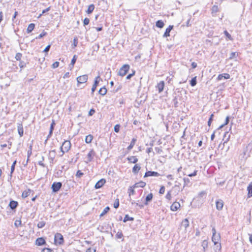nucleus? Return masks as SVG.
<instances>
[{
    "label": "nucleus",
    "instance_id": "nucleus-1",
    "mask_svg": "<svg viewBox=\"0 0 252 252\" xmlns=\"http://www.w3.org/2000/svg\"><path fill=\"white\" fill-rule=\"evenodd\" d=\"M71 144L70 141L69 140H65L61 147L62 155L65 153L68 152L71 148Z\"/></svg>",
    "mask_w": 252,
    "mask_h": 252
},
{
    "label": "nucleus",
    "instance_id": "nucleus-2",
    "mask_svg": "<svg viewBox=\"0 0 252 252\" xmlns=\"http://www.w3.org/2000/svg\"><path fill=\"white\" fill-rule=\"evenodd\" d=\"M63 237L62 234L56 233L54 236V244L56 245H62L64 243Z\"/></svg>",
    "mask_w": 252,
    "mask_h": 252
},
{
    "label": "nucleus",
    "instance_id": "nucleus-3",
    "mask_svg": "<svg viewBox=\"0 0 252 252\" xmlns=\"http://www.w3.org/2000/svg\"><path fill=\"white\" fill-rule=\"evenodd\" d=\"M130 68V66L127 64L123 65L120 69L118 75L120 76H124L126 75Z\"/></svg>",
    "mask_w": 252,
    "mask_h": 252
},
{
    "label": "nucleus",
    "instance_id": "nucleus-4",
    "mask_svg": "<svg viewBox=\"0 0 252 252\" xmlns=\"http://www.w3.org/2000/svg\"><path fill=\"white\" fill-rule=\"evenodd\" d=\"M88 80V76L87 74H84L79 76L77 77V85L79 86L80 84H84L87 82Z\"/></svg>",
    "mask_w": 252,
    "mask_h": 252
},
{
    "label": "nucleus",
    "instance_id": "nucleus-5",
    "mask_svg": "<svg viewBox=\"0 0 252 252\" xmlns=\"http://www.w3.org/2000/svg\"><path fill=\"white\" fill-rule=\"evenodd\" d=\"M62 186V183L54 182L52 185L51 188L52 189L53 191L57 192L61 189Z\"/></svg>",
    "mask_w": 252,
    "mask_h": 252
},
{
    "label": "nucleus",
    "instance_id": "nucleus-6",
    "mask_svg": "<svg viewBox=\"0 0 252 252\" xmlns=\"http://www.w3.org/2000/svg\"><path fill=\"white\" fill-rule=\"evenodd\" d=\"M181 204L179 202L174 201L170 206V210L172 211L175 212L180 209Z\"/></svg>",
    "mask_w": 252,
    "mask_h": 252
},
{
    "label": "nucleus",
    "instance_id": "nucleus-7",
    "mask_svg": "<svg viewBox=\"0 0 252 252\" xmlns=\"http://www.w3.org/2000/svg\"><path fill=\"white\" fill-rule=\"evenodd\" d=\"M164 86V82L163 81H161L157 84L156 87L157 89L158 92L160 93L163 91Z\"/></svg>",
    "mask_w": 252,
    "mask_h": 252
},
{
    "label": "nucleus",
    "instance_id": "nucleus-8",
    "mask_svg": "<svg viewBox=\"0 0 252 252\" xmlns=\"http://www.w3.org/2000/svg\"><path fill=\"white\" fill-rule=\"evenodd\" d=\"M106 180L105 179H101L95 185L94 188L96 189H98L102 187L106 183Z\"/></svg>",
    "mask_w": 252,
    "mask_h": 252
},
{
    "label": "nucleus",
    "instance_id": "nucleus-9",
    "mask_svg": "<svg viewBox=\"0 0 252 252\" xmlns=\"http://www.w3.org/2000/svg\"><path fill=\"white\" fill-rule=\"evenodd\" d=\"M224 205L223 201L221 199L217 200L216 202V208L217 210L220 211L223 208Z\"/></svg>",
    "mask_w": 252,
    "mask_h": 252
},
{
    "label": "nucleus",
    "instance_id": "nucleus-10",
    "mask_svg": "<svg viewBox=\"0 0 252 252\" xmlns=\"http://www.w3.org/2000/svg\"><path fill=\"white\" fill-rule=\"evenodd\" d=\"M159 175H160L157 172L149 171L146 172L145 173L144 177L145 178V177H150V176L158 177V176H159Z\"/></svg>",
    "mask_w": 252,
    "mask_h": 252
},
{
    "label": "nucleus",
    "instance_id": "nucleus-11",
    "mask_svg": "<svg viewBox=\"0 0 252 252\" xmlns=\"http://www.w3.org/2000/svg\"><path fill=\"white\" fill-rule=\"evenodd\" d=\"M230 77V75L228 73H223V74H219L217 77V80L218 81H220L223 78L225 79H228Z\"/></svg>",
    "mask_w": 252,
    "mask_h": 252
},
{
    "label": "nucleus",
    "instance_id": "nucleus-12",
    "mask_svg": "<svg viewBox=\"0 0 252 252\" xmlns=\"http://www.w3.org/2000/svg\"><path fill=\"white\" fill-rule=\"evenodd\" d=\"M18 132L20 137H22L24 135V129L22 123H19L17 125Z\"/></svg>",
    "mask_w": 252,
    "mask_h": 252
},
{
    "label": "nucleus",
    "instance_id": "nucleus-13",
    "mask_svg": "<svg viewBox=\"0 0 252 252\" xmlns=\"http://www.w3.org/2000/svg\"><path fill=\"white\" fill-rule=\"evenodd\" d=\"M189 221L188 219H184L181 223V227H183L185 230L189 226Z\"/></svg>",
    "mask_w": 252,
    "mask_h": 252
},
{
    "label": "nucleus",
    "instance_id": "nucleus-14",
    "mask_svg": "<svg viewBox=\"0 0 252 252\" xmlns=\"http://www.w3.org/2000/svg\"><path fill=\"white\" fill-rule=\"evenodd\" d=\"M127 160L130 163H136L138 160L136 156H132L128 157Z\"/></svg>",
    "mask_w": 252,
    "mask_h": 252
},
{
    "label": "nucleus",
    "instance_id": "nucleus-15",
    "mask_svg": "<svg viewBox=\"0 0 252 252\" xmlns=\"http://www.w3.org/2000/svg\"><path fill=\"white\" fill-rule=\"evenodd\" d=\"M146 185V183L142 181L135 183L133 186L136 188H144Z\"/></svg>",
    "mask_w": 252,
    "mask_h": 252
},
{
    "label": "nucleus",
    "instance_id": "nucleus-16",
    "mask_svg": "<svg viewBox=\"0 0 252 252\" xmlns=\"http://www.w3.org/2000/svg\"><path fill=\"white\" fill-rule=\"evenodd\" d=\"M173 25H170L165 30V31L164 33L163 36L167 37L170 36V32L173 29Z\"/></svg>",
    "mask_w": 252,
    "mask_h": 252
},
{
    "label": "nucleus",
    "instance_id": "nucleus-17",
    "mask_svg": "<svg viewBox=\"0 0 252 252\" xmlns=\"http://www.w3.org/2000/svg\"><path fill=\"white\" fill-rule=\"evenodd\" d=\"M99 79V76H97V77H96L95 78L94 83V84H93V85L92 86V93H94V92L95 91V90L96 89L97 86L98 85Z\"/></svg>",
    "mask_w": 252,
    "mask_h": 252
},
{
    "label": "nucleus",
    "instance_id": "nucleus-18",
    "mask_svg": "<svg viewBox=\"0 0 252 252\" xmlns=\"http://www.w3.org/2000/svg\"><path fill=\"white\" fill-rule=\"evenodd\" d=\"M46 244L45 239L42 237L38 238L35 241V244L37 246H42Z\"/></svg>",
    "mask_w": 252,
    "mask_h": 252
},
{
    "label": "nucleus",
    "instance_id": "nucleus-19",
    "mask_svg": "<svg viewBox=\"0 0 252 252\" xmlns=\"http://www.w3.org/2000/svg\"><path fill=\"white\" fill-rule=\"evenodd\" d=\"M212 240L215 245L218 244L220 241V235H212Z\"/></svg>",
    "mask_w": 252,
    "mask_h": 252
},
{
    "label": "nucleus",
    "instance_id": "nucleus-20",
    "mask_svg": "<svg viewBox=\"0 0 252 252\" xmlns=\"http://www.w3.org/2000/svg\"><path fill=\"white\" fill-rule=\"evenodd\" d=\"M31 191H32L31 189H27L26 190H25L24 191H23V192L22 193V197L24 199L26 198L27 197H28V196L30 195Z\"/></svg>",
    "mask_w": 252,
    "mask_h": 252
},
{
    "label": "nucleus",
    "instance_id": "nucleus-21",
    "mask_svg": "<svg viewBox=\"0 0 252 252\" xmlns=\"http://www.w3.org/2000/svg\"><path fill=\"white\" fill-rule=\"evenodd\" d=\"M248 197L250 198L252 196V183H251L247 187Z\"/></svg>",
    "mask_w": 252,
    "mask_h": 252
},
{
    "label": "nucleus",
    "instance_id": "nucleus-22",
    "mask_svg": "<svg viewBox=\"0 0 252 252\" xmlns=\"http://www.w3.org/2000/svg\"><path fill=\"white\" fill-rule=\"evenodd\" d=\"M135 188L132 185L131 186H130L128 189V193L129 196L131 195H133L135 194V190L134 189Z\"/></svg>",
    "mask_w": 252,
    "mask_h": 252
},
{
    "label": "nucleus",
    "instance_id": "nucleus-23",
    "mask_svg": "<svg viewBox=\"0 0 252 252\" xmlns=\"http://www.w3.org/2000/svg\"><path fill=\"white\" fill-rule=\"evenodd\" d=\"M136 141V138H133L132 139L129 145L127 148V149L128 151L131 150L133 148V147L134 146V145L135 144Z\"/></svg>",
    "mask_w": 252,
    "mask_h": 252
},
{
    "label": "nucleus",
    "instance_id": "nucleus-24",
    "mask_svg": "<svg viewBox=\"0 0 252 252\" xmlns=\"http://www.w3.org/2000/svg\"><path fill=\"white\" fill-rule=\"evenodd\" d=\"M140 169V166L139 164L135 163V164L132 168V172L134 174H136L139 171Z\"/></svg>",
    "mask_w": 252,
    "mask_h": 252
},
{
    "label": "nucleus",
    "instance_id": "nucleus-25",
    "mask_svg": "<svg viewBox=\"0 0 252 252\" xmlns=\"http://www.w3.org/2000/svg\"><path fill=\"white\" fill-rule=\"evenodd\" d=\"M18 205V203L17 201L11 200L10 201L9 206L12 209H15Z\"/></svg>",
    "mask_w": 252,
    "mask_h": 252
},
{
    "label": "nucleus",
    "instance_id": "nucleus-26",
    "mask_svg": "<svg viewBox=\"0 0 252 252\" xmlns=\"http://www.w3.org/2000/svg\"><path fill=\"white\" fill-rule=\"evenodd\" d=\"M94 4H91L88 6V9L86 10V13L88 14H91L93 11L94 10Z\"/></svg>",
    "mask_w": 252,
    "mask_h": 252
},
{
    "label": "nucleus",
    "instance_id": "nucleus-27",
    "mask_svg": "<svg viewBox=\"0 0 252 252\" xmlns=\"http://www.w3.org/2000/svg\"><path fill=\"white\" fill-rule=\"evenodd\" d=\"M35 28V24L33 23H31L29 25L27 29V32L29 33L31 32Z\"/></svg>",
    "mask_w": 252,
    "mask_h": 252
},
{
    "label": "nucleus",
    "instance_id": "nucleus-28",
    "mask_svg": "<svg viewBox=\"0 0 252 252\" xmlns=\"http://www.w3.org/2000/svg\"><path fill=\"white\" fill-rule=\"evenodd\" d=\"M107 92V90L106 89V88L105 87H103L102 88H101L99 90V94L101 95H104L106 94Z\"/></svg>",
    "mask_w": 252,
    "mask_h": 252
},
{
    "label": "nucleus",
    "instance_id": "nucleus-29",
    "mask_svg": "<svg viewBox=\"0 0 252 252\" xmlns=\"http://www.w3.org/2000/svg\"><path fill=\"white\" fill-rule=\"evenodd\" d=\"M153 197V194L152 193H149L146 197L145 198V204H147L148 202L151 201Z\"/></svg>",
    "mask_w": 252,
    "mask_h": 252
},
{
    "label": "nucleus",
    "instance_id": "nucleus-30",
    "mask_svg": "<svg viewBox=\"0 0 252 252\" xmlns=\"http://www.w3.org/2000/svg\"><path fill=\"white\" fill-rule=\"evenodd\" d=\"M93 139V136L92 134H89L85 138V142L86 143H91Z\"/></svg>",
    "mask_w": 252,
    "mask_h": 252
},
{
    "label": "nucleus",
    "instance_id": "nucleus-31",
    "mask_svg": "<svg viewBox=\"0 0 252 252\" xmlns=\"http://www.w3.org/2000/svg\"><path fill=\"white\" fill-rule=\"evenodd\" d=\"M156 25L159 28H162L164 25V24L162 20H160L157 21Z\"/></svg>",
    "mask_w": 252,
    "mask_h": 252
},
{
    "label": "nucleus",
    "instance_id": "nucleus-32",
    "mask_svg": "<svg viewBox=\"0 0 252 252\" xmlns=\"http://www.w3.org/2000/svg\"><path fill=\"white\" fill-rule=\"evenodd\" d=\"M197 84V77L195 76L190 81V84L192 87L195 86Z\"/></svg>",
    "mask_w": 252,
    "mask_h": 252
},
{
    "label": "nucleus",
    "instance_id": "nucleus-33",
    "mask_svg": "<svg viewBox=\"0 0 252 252\" xmlns=\"http://www.w3.org/2000/svg\"><path fill=\"white\" fill-rule=\"evenodd\" d=\"M76 60H77V57L76 55H74L72 60H71V63H70V65H71V69H72L73 67H74V65L76 61Z\"/></svg>",
    "mask_w": 252,
    "mask_h": 252
},
{
    "label": "nucleus",
    "instance_id": "nucleus-34",
    "mask_svg": "<svg viewBox=\"0 0 252 252\" xmlns=\"http://www.w3.org/2000/svg\"><path fill=\"white\" fill-rule=\"evenodd\" d=\"M201 246L203 247V251H205L206 249L208 247V242L207 240H204L202 241Z\"/></svg>",
    "mask_w": 252,
    "mask_h": 252
},
{
    "label": "nucleus",
    "instance_id": "nucleus-35",
    "mask_svg": "<svg viewBox=\"0 0 252 252\" xmlns=\"http://www.w3.org/2000/svg\"><path fill=\"white\" fill-rule=\"evenodd\" d=\"M134 220V218L132 217H130L128 215H125L124 219L123 220V221L126 222L128 220L132 221Z\"/></svg>",
    "mask_w": 252,
    "mask_h": 252
},
{
    "label": "nucleus",
    "instance_id": "nucleus-36",
    "mask_svg": "<svg viewBox=\"0 0 252 252\" xmlns=\"http://www.w3.org/2000/svg\"><path fill=\"white\" fill-rule=\"evenodd\" d=\"M109 210H110L109 207L107 206L106 208H105V209L103 210L102 213L100 214V217H101L103 216L104 215H105L107 213H108L109 212Z\"/></svg>",
    "mask_w": 252,
    "mask_h": 252
},
{
    "label": "nucleus",
    "instance_id": "nucleus-37",
    "mask_svg": "<svg viewBox=\"0 0 252 252\" xmlns=\"http://www.w3.org/2000/svg\"><path fill=\"white\" fill-rule=\"evenodd\" d=\"M239 55V53L235 52H232L230 54V56L229 57V59L232 60L234 58H237Z\"/></svg>",
    "mask_w": 252,
    "mask_h": 252
},
{
    "label": "nucleus",
    "instance_id": "nucleus-38",
    "mask_svg": "<svg viewBox=\"0 0 252 252\" xmlns=\"http://www.w3.org/2000/svg\"><path fill=\"white\" fill-rule=\"evenodd\" d=\"M165 198L166 199H167L169 201H170L172 199V194H171V190H169L167 191L166 195Z\"/></svg>",
    "mask_w": 252,
    "mask_h": 252
},
{
    "label": "nucleus",
    "instance_id": "nucleus-39",
    "mask_svg": "<svg viewBox=\"0 0 252 252\" xmlns=\"http://www.w3.org/2000/svg\"><path fill=\"white\" fill-rule=\"evenodd\" d=\"M22 57V54L21 53H18L16 54L15 58L17 61H20Z\"/></svg>",
    "mask_w": 252,
    "mask_h": 252
},
{
    "label": "nucleus",
    "instance_id": "nucleus-40",
    "mask_svg": "<svg viewBox=\"0 0 252 252\" xmlns=\"http://www.w3.org/2000/svg\"><path fill=\"white\" fill-rule=\"evenodd\" d=\"M55 125V121L54 120H53L52 123L50 126V132H49V134L50 135L52 134V132H53V131L54 129V126Z\"/></svg>",
    "mask_w": 252,
    "mask_h": 252
},
{
    "label": "nucleus",
    "instance_id": "nucleus-41",
    "mask_svg": "<svg viewBox=\"0 0 252 252\" xmlns=\"http://www.w3.org/2000/svg\"><path fill=\"white\" fill-rule=\"evenodd\" d=\"M21 223H22V221L20 219L17 220L15 221L14 225H15L16 227H18L21 225Z\"/></svg>",
    "mask_w": 252,
    "mask_h": 252
},
{
    "label": "nucleus",
    "instance_id": "nucleus-42",
    "mask_svg": "<svg viewBox=\"0 0 252 252\" xmlns=\"http://www.w3.org/2000/svg\"><path fill=\"white\" fill-rule=\"evenodd\" d=\"M214 114H212L210 117V118L208 121V126L210 127L211 125L212 121L213 120Z\"/></svg>",
    "mask_w": 252,
    "mask_h": 252
},
{
    "label": "nucleus",
    "instance_id": "nucleus-43",
    "mask_svg": "<svg viewBox=\"0 0 252 252\" xmlns=\"http://www.w3.org/2000/svg\"><path fill=\"white\" fill-rule=\"evenodd\" d=\"M45 222L42 221L39 222L37 223V226L38 228H41L45 226Z\"/></svg>",
    "mask_w": 252,
    "mask_h": 252
},
{
    "label": "nucleus",
    "instance_id": "nucleus-44",
    "mask_svg": "<svg viewBox=\"0 0 252 252\" xmlns=\"http://www.w3.org/2000/svg\"><path fill=\"white\" fill-rule=\"evenodd\" d=\"M224 34H225V35L226 36V37H227V38L229 40H233V38H232L231 35L227 31H224Z\"/></svg>",
    "mask_w": 252,
    "mask_h": 252
},
{
    "label": "nucleus",
    "instance_id": "nucleus-45",
    "mask_svg": "<svg viewBox=\"0 0 252 252\" xmlns=\"http://www.w3.org/2000/svg\"><path fill=\"white\" fill-rule=\"evenodd\" d=\"M114 207L116 209L118 208L119 206V200L118 198H117L114 203Z\"/></svg>",
    "mask_w": 252,
    "mask_h": 252
},
{
    "label": "nucleus",
    "instance_id": "nucleus-46",
    "mask_svg": "<svg viewBox=\"0 0 252 252\" xmlns=\"http://www.w3.org/2000/svg\"><path fill=\"white\" fill-rule=\"evenodd\" d=\"M165 190V189L164 186H161L159 190V193L160 194H163L164 193Z\"/></svg>",
    "mask_w": 252,
    "mask_h": 252
},
{
    "label": "nucleus",
    "instance_id": "nucleus-47",
    "mask_svg": "<svg viewBox=\"0 0 252 252\" xmlns=\"http://www.w3.org/2000/svg\"><path fill=\"white\" fill-rule=\"evenodd\" d=\"M120 125L119 124H117L114 126V131L116 133H118L120 131Z\"/></svg>",
    "mask_w": 252,
    "mask_h": 252
},
{
    "label": "nucleus",
    "instance_id": "nucleus-48",
    "mask_svg": "<svg viewBox=\"0 0 252 252\" xmlns=\"http://www.w3.org/2000/svg\"><path fill=\"white\" fill-rule=\"evenodd\" d=\"M77 44H78V39L76 37H74L73 39V43L72 47L73 48H75L77 46Z\"/></svg>",
    "mask_w": 252,
    "mask_h": 252
},
{
    "label": "nucleus",
    "instance_id": "nucleus-49",
    "mask_svg": "<svg viewBox=\"0 0 252 252\" xmlns=\"http://www.w3.org/2000/svg\"><path fill=\"white\" fill-rule=\"evenodd\" d=\"M84 175V173L80 170H78L76 174V176L78 178H80Z\"/></svg>",
    "mask_w": 252,
    "mask_h": 252
},
{
    "label": "nucleus",
    "instance_id": "nucleus-50",
    "mask_svg": "<svg viewBox=\"0 0 252 252\" xmlns=\"http://www.w3.org/2000/svg\"><path fill=\"white\" fill-rule=\"evenodd\" d=\"M42 252H53V250L49 248H44L42 249Z\"/></svg>",
    "mask_w": 252,
    "mask_h": 252
},
{
    "label": "nucleus",
    "instance_id": "nucleus-51",
    "mask_svg": "<svg viewBox=\"0 0 252 252\" xmlns=\"http://www.w3.org/2000/svg\"><path fill=\"white\" fill-rule=\"evenodd\" d=\"M60 63L59 62H55L52 64V67L53 68H56L59 67Z\"/></svg>",
    "mask_w": 252,
    "mask_h": 252
},
{
    "label": "nucleus",
    "instance_id": "nucleus-52",
    "mask_svg": "<svg viewBox=\"0 0 252 252\" xmlns=\"http://www.w3.org/2000/svg\"><path fill=\"white\" fill-rule=\"evenodd\" d=\"M47 34V32H41L39 35L38 37H36V39H40V38H41L42 37H43V36H45Z\"/></svg>",
    "mask_w": 252,
    "mask_h": 252
},
{
    "label": "nucleus",
    "instance_id": "nucleus-53",
    "mask_svg": "<svg viewBox=\"0 0 252 252\" xmlns=\"http://www.w3.org/2000/svg\"><path fill=\"white\" fill-rule=\"evenodd\" d=\"M90 23V19L88 18H85L83 20V24L84 26L87 25Z\"/></svg>",
    "mask_w": 252,
    "mask_h": 252
},
{
    "label": "nucleus",
    "instance_id": "nucleus-54",
    "mask_svg": "<svg viewBox=\"0 0 252 252\" xmlns=\"http://www.w3.org/2000/svg\"><path fill=\"white\" fill-rule=\"evenodd\" d=\"M96 250L95 249L93 248H89L87 249L86 252H95Z\"/></svg>",
    "mask_w": 252,
    "mask_h": 252
},
{
    "label": "nucleus",
    "instance_id": "nucleus-55",
    "mask_svg": "<svg viewBox=\"0 0 252 252\" xmlns=\"http://www.w3.org/2000/svg\"><path fill=\"white\" fill-rule=\"evenodd\" d=\"M95 112V111L94 109H91L89 112V116H93Z\"/></svg>",
    "mask_w": 252,
    "mask_h": 252
},
{
    "label": "nucleus",
    "instance_id": "nucleus-56",
    "mask_svg": "<svg viewBox=\"0 0 252 252\" xmlns=\"http://www.w3.org/2000/svg\"><path fill=\"white\" fill-rule=\"evenodd\" d=\"M197 171L194 170L193 173L188 174V176L190 177L195 176L197 175Z\"/></svg>",
    "mask_w": 252,
    "mask_h": 252
},
{
    "label": "nucleus",
    "instance_id": "nucleus-57",
    "mask_svg": "<svg viewBox=\"0 0 252 252\" xmlns=\"http://www.w3.org/2000/svg\"><path fill=\"white\" fill-rule=\"evenodd\" d=\"M16 163V160H15L13 162V164H12V166L11 167V173H12L13 172V171L14 170L15 166Z\"/></svg>",
    "mask_w": 252,
    "mask_h": 252
},
{
    "label": "nucleus",
    "instance_id": "nucleus-58",
    "mask_svg": "<svg viewBox=\"0 0 252 252\" xmlns=\"http://www.w3.org/2000/svg\"><path fill=\"white\" fill-rule=\"evenodd\" d=\"M70 77V73L69 72H66L63 75V78H68Z\"/></svg>",
    "mask_w": 252,
    "mask_h": 252
},
{
    "label": "nucleus",
    "instance_id": "nucleus-59",
    "mask_svg": "<svg viewBox=\"0 0 252 252\" xmlns=\"http://www.w3.org/2000/svg\"><path fill=\"white\" fill-rule=\"evenodd\" d=\"M229 116H227L226 117L224 125H227L229 123Z\"/></svg>",
    "mask_w": 252,
    "mask_h": 252
},
{
    "label": "nucleus",
    "instance_id": "nucleus-60",
    "mask_svg": "<svg viewBox=\"0 0 252 252\" xmlns=\"http://www.w3.org/2000/svg\"><path fill=\"white\" fill-rule=\"evenodd\" d=\"M51 45H48L44 50V52H48L49 51V49L50 48Z\"/></svg>",
    "mask_w": 252,
    "mask_h": 252
},
{
    "label": "nucleus",
    "instance_id": "nucleus-61",
    "mask_svg": "<svg viewBox=\"0 0 252 252\" xmlns=\"http://www.w3.org/2000/svg\"><path fill=\"white\" fill-rule=\"evenodd\" d=\"M191 66L192 68H195L197 67V63L195 62H192L191 63Z\"/></svg>",
    "mask_w": 252,
    "mask_h": 252
},
{
    "label": "nucleus",
    "instance_id": "nucleus-62",
    "mask_svg": "<svg viewBox=\"0 0 252 252\" xmlns=\"http://www.w3.org/2000/svg\"><path fill=\"white\" fill-rule=\"evenodd\" d=\"M213 12H217L218 11V6L214 5L213 7Z\"/></svg>",
    "mask_w": 252,
    "mask_h": 252
},
{
    "label": "nucleus",
    "instance_id": "nucleus-63",
    "mask_svg": "<svg viewBox=\"0 0 252 252\" xmlns=\"http://www.w3.org/2000/svg\"><path fill=\"white\" fill-rule=\"evenodd\" d=\"M50 9V7H48V8H46L45 9H44L43 11H42V14H44L45 13V12H48V11H49Z\"/></svg>",
    "mask_w": 252,
    "mask_h": 252
},
{
    "label": "nucleus",
    "instance_id": "nucleus-64",
    "mask_svg": "<svg viewBox=\"0 0 252 252\" xmlns=\"http://www.w3.org/2000/svg\"><path fill=\"white\" fill-rule=\"evenodd\" d=\"M212 232H213V235H217V232L216 230L215 227H213L212 228Z\"/></svg>",
    "mask_w": 252,
    "mask_h": 252
}]
</instances>
